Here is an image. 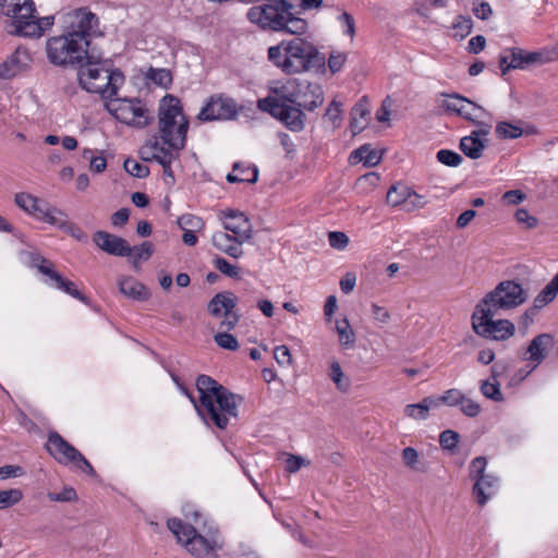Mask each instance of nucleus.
<instances>
[{
	"label": "nucleus",
	"instance_id": "f257e3e1",
	"mask_svg": "<svg viewBox=\"0 0 558 558\" xmlns=\"http://www.w3.org/2000/svg\"><path fill=\"white\" fill-rule=\"evenodd\" d=\"M70 29L47 40L48 60L58 66H80L89 57V36L98 24L96 15L85 9L69 14Z\"/></svg>",
	"mask_w": 558,
	"mask_h": 558
},
{
	"label": "nucleus",
	"instance_id": "f03ea898",
	"mask_svg": "<svg viewBox=\"0 0 558 558\" xmlns=\"http://www.w3.org/2000/svg\"><path fill=\"white\" fill-rule=\"evenodd\" d=\"M196 387L199 404L192 395L184 390L198 414L206 423L213 422L219 428H226L231 417L238 416L240 398L207 375L198 376Z\"/></svg>",
	"mask_w": 558,
	"mask_h": 558
},
{
	"label": "nucleus",
	"instance_id": "7ed1b4c3",
	"mask_svg": "<svg viewBox=\"0 0 558 558\" xmlns=\"http://www.w3.org/2000/svg\"><path fill=\"white\" fill-rule=\"evenodd\" d=\"M293 10L294 7L287 0H267L260 5L252 7L247 11V19L263 29L303 35L308 24L306 20L296 16Z\"/></svg>",
	"mask_w": 558,
	"mask_h": 558
},
{
	"label": "nucleus",
	"instance_id": "20e7f679",
	"mask_svg": "<svg viewBox=\"0 0 558 558\" xmlns=\"http://www.w3.org/2000/svg\"><path fill=\"white\" fill-rule=\"evenodd\" d=\"M158 118V136L155 138L178 155L185 145L189 129V121L182 112L180 100L172 95L165 96L159 106Z\"/></svg>",
	"mask_w": 558,
	"mask_h": 558
},
{
	"label": "nucleus",
	"instance_id": "39448f33",
	"mask_svg": "<svg viewBox=\"0 0 558 558\" xmlns=\"http://www.w3.org/2000/svg\"><path fill=\"white\" fill-rule=\"evenodd\" d=\"M167 526L194 558H219V551L225 547V539L217 529L203 535L179 519H169Z\"/></svg>",
	"mask_w": 558,
	"mask_h": 558
},
{
	"label": "nucleus",
	"instance_id": "423d86ee",
	"mask_svg": "<svg viewBox=\"0 0 558 558\" xmlns=\"http://www.w3.org/2000/svg\"><path fill=\"white\" fill-rule=\"evenodd\" d=\"M80 85L89 93L100 94L104 99L117 96L124 83L123 74L109 66L93 53L78 66Z\"/></svg>",
	"mask_w": 558,
	"mask_h": 558
},
{
	"label": "nucleus",
	"instance_id": "0eeeda50",
	"mask_svg": "<svg viewBox=\"0 0 558 558\" xmlns=\"http://www.w3.org/2000/svg\"><path fill=\"white\" fill-rule=\"evenodd\" d=\"M271 90L280 99L306 111H314L325 100L322 86L307 80L289 78L278 83Z\"/></svg>",
	"mask_w": 558,
	"mask_h": 558
},
{
	"label": "nucleus",
	"instance_id": "6e6552de",
	"mask_svg": "<svg viewBox=\"0 0 558 558\" xmlns=\"http://www.w3.org/2000/svg\"><path fill=\"white\" fill-rule=\"evenodd\" d=\"M286 59L283 72L288 74L319 71L325 68V56L313 43L295 37L284 43Z\"/></svg>",
	"mask_w": 558,
	"mask_h": 558
},
{
	"label": "nucleus",
	"instance_id": "1a4fd4ad",
	"mask_svg": "<svg viewBox=\"0 0 558 558\" xmlns=\"http://www.w3.org/2000/svg\"><path fill=\"white\" fill-rule=\"evenodd\" d=\"M527 299L529 293L521 283L504 280L487 292L475 307L484 308L487 314H500L521 306Z\"/></svg>",
	"mask_w": 558,
	"mask_h": 558
},
{
	"label": "nucleus",
	"instance_id": "9d476101",
	"mask_svg": "<svg viewBox=\"0 0 558 558\" xmlns=\"http://www.w3.org/2000/svg\"><path fill=\"white\" fill-rule=\"evenodd\" d=\"M107 111L120 122L133 128L147 126L153 117L146 105L138 98H108L105 104Z\"/></svg>",
	"mask_w": 558,
	"mask_h": 558
},
{
	"label": "nucleus",
	"instance_id": "9b49d317",
	"mask_svg": "<svg viewBox=\"0 0 558 558\" xmlns=\"http://www.w3.org/2000/svg\"><path fill=\"white\" fill-rule=\"evenodd\" d=\"M257 107L259 110L271 114L291 132L299 133L305 128L306 116L303 110L296 105L280 99L278 96L258 99Z\"/></svg>",
	"mask_w": 558,
	"mask_h": 558
},
{
	"label": "nucleus",
	"instance_id": "f8f14e48",
	"mask_svg": "<svg viewBox=\"0 0 558 558\" xmlns=\"http://www.w3.org/2000/svg\"><path fill=\"white\" fill-rule=\"evenodd\" d=\"M0 8L2 14L10 17L14 34L22 36L38 33L39 27L29 22L36 13L34 0H0Z\"/></svg>",
	"mask_w": 558,
	"mask_h": 558
},
{
	"label": "nucleus",
	"instance_id": "ddd939ff",
	"mask_svg": "<svg viewBox=\"0 0 558 558\" xmlns=\"http://www.w3.org/2000/svg\"><path fill=\"white\" fill-rule=\"evenodd\" d=\"M497 314H487L484 308H476L472 314V328L481 337L504 341L514 335V324L508 319L494 320Z\"/></svg>",
	"mask_w": 558,
	"mask_h": 558
},
{
	"label": "nucleus",
	"instance_id": "4468645a",
	"mask_svg": "<svg viewBox=\"0 0 558 558\" xmlns=\"http://www.w3.org/2000/svg\"><path fill=\"white\" fill-rule=\"evenodd\" d=\"M47 449L49 453L62 464H75L83 472L94 473L90 463L70 442L63 439L58 433H50Z\"/></svg>",
	"mask_w": 558,
	"mask_h": 558
},
{
	"label": "nucleus",
	"instance_id": "2eb2a0df",
	"mask_svg": "<svg viewBox=\"0 0 558 558\" xmlns=\"http://www.w3.org/2000/svg\"><path fill=\"white\" fill-rule=\"evenodd\" d=\"M15 204L34 218L49 225L58 223L59 216H64V213L50 206L46 201L27 193H17Z\"/></svg>",
	"mask_w": 558,
	"mask_h": 558
},
{
	"label": "nucleus",
	"instance_id": "dca6fc26",
	"mask_svg": "<svg viewBox=\"0 0 558 558\" xmlns=\"http://www.w3.org/2000/svg\"><path fill=\"white\" fill-rule=\"evenodd\" d=\"M236 303L238 299L232 292L223 291L209 301L207 310L215 317L223 316L221 328L231 330L240 319V315L234 312Z\"/></svg>",
	"mask_w": 558,
	"mask_h": 558
},
{
	"label": "nucleus",
	"instance_id": "f3484780",
	"mask_svg": "<svg viewBox=\"0 0 558 558\" xmlns=\"http://www.w3.org/2000/svg\"><path fill=\"white\" fill-rule=\"evenodd\" d=\"M548 58L539 51L527 52L520 48H509L499 58L501 75H506L511 69H525L531 64H542Z\"/></svg>",
	"mask_w": 558,
	"mask_h": 558
},
{
	"label": "nucleus",
	"instance_id": "a211bd4d",
	"mask_svg": "<svg viewBox=\"0 0 558 558\" xmlns=\"http://www.w3.org/2000/svg\"><path fill=\"white\" fill-rule=\"evenodd\" d=\"M238 114V107L232 98L210 97L208 102L199 111L197 118L202 121L231 120Z\"/></svg>",
	"mask_w": 558,
	"mask_h": 558
},
{
	"label": "nucleus",
	"instance_id": "6ab92c4d",
	"mask_svg": "<svg viewBox=\"0 0 558 558\" xmlns=\"http://www.w3.org/2000/svg\"><path fill=\"white\" fill-rule=\"evenodd\" d=\"M222 225L227 232L236 236L242 243L252 238L253 227L245 214L234 210L222 213Z\"/></svg>",
	"mask_w": 558,
	"mask_h": 558
},
{
	"label": "nucleus",
	"instance_id": "aec40b11",
	"mask_svg": "<svg viewBox=\"0 0 558 558\" xmlns=\"http://www.w3.org/2000/svg\"><path fill=\"white\" fill-rule=\"evenodd\" d=\"M94 243L104 252L114 256H130V245L121 236L106 231H96L93 235Z\"/></svg>",
	"mask_w": 558,
	"mask_h": 558
},
{
	"label": "nucleus",
	"instance_id": "412c9836",
	"mask_svg": "<svg viewBox=\"0 0 558 558\" xmlns=\"http://www.w3.org/2000/svg\"><path fill=\"white\" fill-rule=\"evenodd\" d=\"M31 56L26 49L17 48L0 64V78L10 80L28 68Z\"/></svg>",
	"mask_w": 558,
	"mask_h": 558
},
{
	"label": "nucleus",
	"instance_id": "4be33fe9",
	"mask_svg": "<svg viewBox=\"0 0 558 558\" xmlns=\"http://www.w3.org/2000/svg\"><path fill=\"white\" fill-rule=\"evenodd\" d=\"M140 155L144 161H156L161 166H166L169 161H173L177 158L173 149L167 148L158 138H154L142 146Z\"/></svg>",
	"mask_w": 558,
	"mask_h": 558
},
{
	"label": "nucleus",
	"instance_id": "5701e85b",
	"mask_svg": "<svg viewBox=\"0 0 558 558\" xmlns=\"http://www.w3.org/2000/svg\"><path fill=\"white\" fill-rule=\"evenodd\" d=\"M490 126L483 125L481 129L475 130L469 136H464L460 141V149L465 156L472 159H477L482 156L485 148V140L489 133Z\"/></svg>",
	"mask_w": 558,
	"mask_h": 558
},
{
	"label": "nucleus",
	"instance_id": "b1692460",
	"mask_svg": "<svg viewBox=\"0 0 558 558\" xmlns=\"http://www.w3.org/2000/svg\"><path fill=\"white\" fill-rule=\"evenodd\" d=\"M211 243L217 250L233 258H240L244 253L242 248L244 243L227 231L215 232L211 236Z\"/></svg>",
	"mask_w": 558,
	"mask_h": 558
},
{
	"label": "nucleus",
	"instance_id": "393cba45",
	"mask_svg": "<svg viewBox=\"0 0 558 558\" xmlns=\"http://www.w3.org/2000/svg\"><path fill=\"white\" fill-rule=\"evenodd\" d=\"M554 337L550 333H541L532 339L527 347V360L535 365H539L548 354V351L554 347Z\"/></svg>",
	"mask_w": 558,
	"mask_h": 558
},
{
	"label": "nucleus",
	"instance_id": "a878e982",
	"mask_svg": "<svg viewBox=\"0 0 558 558\" xmlns=\"http://www.w3.org/2000/svg\"><path fill=\"white\" fill-rule=\"evenodd\" d=\"M498 487L499 480L493 474H488L475 480L473 486V495L476 499V502L483 507L488 501V499L496 494Z\"/></svg>",
	"mask_w": 558,
	"mask_h": 558
},
{
	"label": "nucleus",
	"instance_id": "bb28decb",
	"mask_svg": "<svg viewBox=\"0 0 558 558\" xmlns=\"http://www.w3.org/2000/svg\"><path fill=\"white\" fill-rule=\"evenodd\" d=\"M120 292L132 300L144 301L149 298V292L144 284L133 277H121L118 280Z\"/></svg>",
	"mask_w": 558,
	"mask_h": 558
},
{
	"label": "nucleus",
	"instance_id": "cd10ccee",
	"mask_svg": "<svg viewBox=\"0 0 558 558\" xmlns=\"http://www.w3.org/2000/svg\"><path fill=\"white\" fill-rule=\"evenodd\" d=\"M350 159L352 163L362 161L366 167H374L380 162L381 153L365 144L352 151Z\"/></svg>",
	"mask_w": 558,
	"mask_h": 558
},
{
	"label": "nucleus",
	"instance_id": "c85d7f7f",
	"mask_svg": "<svg viewBox=\"0 0 558 558\" xmlns=\"http://www.w3.org/2000/svg\"><path fill=\"white\" fill-rule=\"evenodd\" d=\"M368 113L369 110L367 108V101L364 97L355 104L351 111L350 126L354 135L360 133L366 126V117Z\"/></svg>",
	"mask_w": 558,
	"mask_h": 558
},
{
	"label": "nucleus",
	"instance_id": "c756f323",
	"mask_svg": "<svg viewBox=\"0 0 558 558\" xmlns=\"http://www.w3.org/2000/svg\"><path fill=\"white\" fill-rule=\"evenodd\" d=\"M258 179V169L256 166L242 167L240 163H234L233 172L227 175L230 183L245 182L255 183Z\"/></svg>",
	"mask_w": 558,
	"mask_h": 558
},
{
	"label": "nucleus",
	"instance_id": "7c9ffc66",
	"mask_svg": "<svg viewBox=\"0 0 558 558\" xmlns=\"http://www.w3.org/2000/svg\"><path fill=\"white\" fill-rule=\"evenodd\" d=\"M492 380L487 379L481 384V392L488 399L500 402L504 400V395L500 390V385L496 379V366L492 368Z\"/></svg>",
	"mask_w": 558,
	"mask_h": 558
},
{
	"label": "nucleus",
	"instance_id": "2f4dec72",
	"mask_svg": "<svg viewBox=\"0 0 558 558\" xmlns=\"http://www.w3.org/2000/svg\"><path fill=\"white\" fill-rule=\"evenodd\" d=\"M495 133L500 140H515L522 136L523 130L520 123H510L501 121L497 123Z\"/></svg>",
	"mask_w": 558,
	"mask_h": 558
},
{
	"label": "nucleus",
	"instance_id": "473e14b6",
	"mask_svg": "<svg viewBox=\"0 0 558 558\" xmlns=\"http://www.w3.org/2000/svg\"><path fill=\"white\" fill-rule=\"evenodd\" d=\"M433 400L430 398L423 399L420 403L408 404L404 408L407 416L414 420H426L429 413Z\"/></svg>",
	"mask_w": 558,
	"mask_h": 558
},
{
	"label": "nucleus",
	"instance_id": "72a5a7b5",
	"mask_svg": "<svg viewBox=\"0 0 558 558\" xmlns=\"http://www.w3.org/2000/svg\"><path fill=\"white\" fill-rule=\"evenodd\" d=\"M411 195V189L403 185H392L388 193L386 201L389 205L396 207L400 205H404L405 201L409 199V196Z\"/></svg>",
	"mask_w": 558,
	"mask_h": 558
},
{
	"label": "nucleus",
	"instance_id": "f704fd0d",
	"mask_svg": "<svg viewBox=\"0 0 558 558\" xmlns=\"http://www.w3.org/2000/svg\"><path fill=\"white\" fill-rule=\"evenodd\" d=\"M154 252V246L150 242L145 241L140 246H130V256L135 268L142 260H147Z\"/></svg>",
	"mask_w": 558,
	"mask_h": 558
},
{
	"label": "nucleus",
	"instance_id": "c9c22d12",
	"mask_svg": "<svg viewBox=\"0 0 558 558\" xmlns=\"http://www.w3.org/2000/svg\"><path fill=\"white\" fill-rule=\"evenodd\" d=\"M336 331L342 345L349 347L355 342V333L347 318L336 322Z\"/></svg>",
	"mask_w": 558,
	"mask_h": 558
},
{
	"label": "nucleus",
	"instance_id": "e433bc0d",
	"mask_svg": "<svg viewBox=\"0 0 558 558\" xmlns=\"http://www.w3.org/2000/svg\"><path fill=\"white\" fill-rule=\"evenodd\" d=\"M177 223L183 231L191 230L198 232L205 227L204 220L193 214H184L178 217Z\"/></svg>",
	"mask_w": 558,
	"mask_h": 558
},
{
	"label": "nucleus",
	"instance_id": "4c0bfd02",
	"mask_svg": "<svg viewBox=\"0 0 558 558\" xmlns=\"http://www.w3.org/2000/svg\"><path fill=\"white\" fill-rule=\"evenodd\" d=\"M444 96L445 99L441 102V107L449 113H456L460 116L462 110L464 109L466 98L458 94Z\"/></svg>",
	"mask_w": 558,
	"mask_h": 558
},
{
	"label": "nucleus",
	"instance_id": "58836bf2",
	"mask_svg": "<svg viewBox=\"0 0 558 558\" xmlns=\"http://www.w3.org/2000/svg\"><path fill=\"white\" fill-rule=\"evenodd\" d=\"M28 255L31 266L36 267L41 274L49 276L51 280H57L60 274L53 270L52 265L46 258L34 253H29Z\"/></svg>",
	"mask_w": 558,
	"mask_h": 558
},
{
	"label": "nucleus",
	"instance_id": "ea45409f",
	"mask_svg": "<svg viewBox=\"0 0 558 558\" xmlns=\"http://www.w3.org/2000/svg\"><path fill=\"white\" fill-rule=\"evenodd\" d=\"M328 375L339 390L347 391L349 389L350 384L344 380V374L338 361L330 362Z\"/></svg>",
	"mask_w": 558,
	"mask_h": 558
},
{
	"label": "nucleus",
	"instance_id": "a19ab883",
	"mask_svg": "<svg viewBox=\"0 0 558 558\" xmlns=\"http://www.w3.org/2000/svg\"><path fill=\"white\" fill-rule=\"evenodd\" d=\"M484 113L485 110L481 106L466 99L464 109L462 110L460 117L464 118L465 120L472 123H478V120L483 117Z\"/></svg>",
	"mask_w": 558,
	"mask_h": 558
},
{
	"label": "nucleus",
	"instance_id": "79ce46f5",
	"mask_svg": "<svg viewBox=\"0 0 558 558\" xmlns=\"http://www.w3.org/2000/svg\"><path fill=\"white\" fill-rule=\"evenodd\" d=\"M147 78L161 87H168L172 82L171 73L167 69H149Z\"/></svg>",
	"mask_w": 558,
	"mask_h": 558
},
{
	"label": "nucleus",
	"instance_id": "37998d69",
	"mask_svg": "<svg viewBox=\"0 0 558 558\" xmlns=\"http://www.w3.org/2000/svg\"><path fill=\"white\" fill-rule=\"evenodd\" d=\"M53 226L59 227L60 229L68 232L72 238H74L77 241H86L87 236L86 233L76 225L72 222H68L65 220L64 216H59V222L54 223Z\"/></svg>",
	"mask_w": 558,
	"mask_h": 558
},
{
	"label": "nucleus",
	"instance_id": "c03bdc74",
	"mask_svg": "<svg viewBox=\"0 0 558 558\" xmlns=\"http://www.w3.org/2000/svg\"><path fill=\"white\" fill-rule=\"evenodd\" d=\"M23 494L20 489L13 488L0 490V509H5L20 502Z\"/></svg>",
	"mask_w": 558,
	"mask_h": 558
},
{
	"label": "nucleus",
	"instance_id": "a18cd8bd",
	"mask_svg": "<svg viewBox=\"0 0 558 558\" xmlns=\"http://www.w3.org/2000/svg\"><path fill=\"white\" fill-rule=\"evenodd\" d=\"M214 266L223 275L230 278L240 277V268L236 265L229 263L223 257L217 256L214 260Z\"/></svg>",
	"mask_w": 558,
	"mask_h": 558
},
{
	"label": "nucleus",
	"instance_id": "49530a36",
	"mask_svg": "<svg viewBox=\"0 0 558 558\" xmlns=\"http://www.w3.org/2000/svg\"><path fill=\"white\" fill-rule=\"evenodd\" d=\"M29 22H33L36 26L39 27L38 33L35 32V34H23L22 36L23 37H40L45 31L51 28V26L53 25V22H54V16L49 15V16L39 17L36 12V13H34V17L31 19Z\"/></svg>",
	"mask_w": 558,
	"mask_h": 558
},
{
	"label": "nucleus",
	"instance_id": "de8ad7c7",
	"mask_svg": "<svg viewBox=\"0 0 558 558\" xmlns=\"http://www.w3.org/2000/svg\"><path fill=\"white\" fill-rule=\"evenodd\" d=\"M124 169L128 173L135 178L142 179L149 174V169L146 165L131 158L124 161Z\"/></svg>",
	"mask_w": 558,
	"mask_h": 558
},
{
	"label": "nucleus",
	"instance_id": "09e8293b",
	"mask_svg": "<svg viewBox=\"0 0 558 558\" xmlns=\"http://www.w3.org/2000/svg\"><path fill=\"white\" fill-rule=\"evenodd\" d=\"M460 436L457 432L446 429L439 435V444L442 449L453 451L459 442Z\"/></svg>",
	"mask_w": 558,
	"mask_h": 558
},
{
	"label": "nucleus",
	"instance_id": "8fccbe9b",
	"mask_svg": "<svg viewBox=\"0 0 558 558\" xmlns=\"http://www.w3.org/2000/svg\"><path fill=\"white\" fill-rule=\"evenodd\" d=\"M473 22L470 16L459 15L454 23L452 24V28L456 31V36L460 38H464L472 31Z\"/></svg>",
	"mask_w": 558,
	"mask_h": 558
},
{
	"label": "nucleus",
	"instance_id": "3c124183",
	"mask_svg": "<svg viewBox=\"0 0 558 558\" xmlns=\"http://www.w3.org/2000/svg\"><path fill=\"white\" fill-rule=\"evenodd\" d=\"M436 157L440 163L448 167H458L462 162V157L458 153L449 149H440Z\"/></svg>",
	"mask_w": 558,
	"mask_h": 558
},
{
	"label": "nucleus",
	"instance_id": "603ef678",
	"mask_svg": "<svg viewBox=\"0 0 558 558\" xmlns=\"http://www.w3.org/2000/svg\"><path fill=\"white\" fill-rule=\"evenodd\" d=\"M56 287L60 290H63L65 293L70 294L71 296L80 300L85 301L84 295L76 289L74 282L63 278L61 275L57 277Z\"/></svg>",
	"mask_w": 558,
	"mask_h": 558
},
{
	"label": "nucleus",
	"instance_id": "864d4df0",
	"mask_svg": "<svg viewBox=\"0 0 558 558\" xmlns=\"http://www.w3.org/2000/svg\"><path fill=\"white\" fill-rule=\"evenodd\" d=\"M486 465H487V460L485 457H477V458L473 459L469 466L470 477L475 481L482 476H486L487 475L485 473Z\"/></svg>",
	"mask_w": 558,
	"mask_h": 558
},
{
	"label": "nucleus",
	"instance_id": "5fc2aeb1",
	"mask_svg": "<svg viewBox=\"0 0 558 558\" xmlns=\"http://www.w3.org/2000/svg\"><path fill=\"white\" fill-rule=\"evenodd\" d=\"M215 342L222 349L235 351L239 348L235 337L228 332H218L214 337Z\"/></svg>",
	"mask_w": 558,
	"mask_h": 558
},
{
	"label": "nucleus",
	"instance_id": "6e6d98bb",
	"mask_svg": "<svg viewBox=\"0 0 558 558\" xmlns=\"http://www.w3.org/2000/svg\"><path fill=\"white\" fill-rule=\"evenodd\" d=\"M349 236L341 231H331L328 233L329 245L338 251H343L349 244Z\"/></svg>",
	"mask_w": 558,
	"mask_h": 558
},
{
	"label": "nucleus",
	"instance_id": "4d7b16f0",
	"mask_svg": "<svg viewBox=\"0 0 558 558\" xmlns=\"http://www.w3.org/2000/svg\"><path fill=\"white\" fill-rule=\"evenodd\" d=\"M284 43L282 41L279 46H274L268 49L269 60L283 71V64L286 59Z\"/></svg>",
	"mask_w": 558,
	"mask_h": 558
},
{
	"label": "nucleus",
	"instance_id": "13d9d810",
	"mask_svg": "<svg viewBox=\"0 0 558 558\" xmlns=\"http://www.w3.org/2000/svg\"><path fill=\"white\" fill-rule=\"evenodd\" d=\"M402 460H403V463L411 470L421 471V469L418 466L420 458H418V452L416 449H414L412 447L404 448L402 450Z\"/></svg>",
	"mask_w": 558,
	"mask_h": 558
},
{
	"label": "nucleus",
	"instance_id": "bf43d9fd",
	"mask_svg": "<svg viewBox=\"0 0 558 558\" xmlns=\"http://www.w3.org/2000/svg\"><path fill=\"white\" fill-rule=\"evenodd\" d=\"M514 217L517 222L524 226L526 229H534L538 223L537 218L530 215L525 208H519L515 211Z\"/></svg>",
	"mask_w": 558,
	"mask_h": 558
},
{
	"label": "nucleus",
	"instance_id": "052dcab7",
	"mask_svg": "<svg viewBox=\"0 0 558 558\" xmlns=\"http://www.w3.org/2000/svg\"><path fill=\"white\" fill-rule=\"evenodd\" d=\"M286 471L289 473L298 472L302 466L308 465L310 462L300 456H295L292 453L286 454Z\"/></svg>",
	"mask_w": 558,
	"mask_h": 558
},
{
	"label": "nucleus",
	"instance_id": "680f3d73",
	"mask_svg": "<svg viewBox=\"0 0 558 558\" xmlns=\"http://www.w3.org/2000/svg\"><path fill=\"white\" fill-rule=\"evenodd\" d=\"M274 357L280 366H290L292 364V356L287 345H277L274 349Z\"/></svg>",
	"mask_w": 558,
	"mask_h": 558
},
{
	"label": "nucleus",
	"instance_id": "e2e57ef3",
	"mask_svg": "<svg viewBox=\"0 0 558 558\" xmlns=\"http://www.w3.org/2000/svg\"><path fill=\"white\" fill-rule=\"evenodd\" d=\"M371 308H372L373 318L377 323H379L381 325H387L390 323L391 315H390V312L386 307L380 306L376 303H373Z\"/></svg>",
	"mask_w": 558,
	"mask_h": 558
},
{
	"label": "nucleus",
	"instance_id": "0e129e2a",
	"mask_svg": "<svg viewBox=\"0 0 558 558\" xmlns=\"http://www.w3.org/2000/svg\"><path fill=\"white\" fill-rule=\"evenodd\" d=\"M338 20L343 28V33L352 39L355 35V22L353 16L348 12H343L339 15Z\"/></svg>",
	"mask_w": 558,
	"mask_h": 558
},
{
	"label": "nucleus",
	"instance_id": "69168bd1",
	"mask_svg": "<svg viewBox=\"0 0 558 558\" xmlns=\"http://www.w3.org/2000/svg\"><path fill=\"white\" fill-rule=\"evenodd\" d=\"M426 204L427 202L424 196L411 190V195L409 196V199L405 201L404 208L407 211H412L425 207Z\"/></svg>",
	"mask_w": 558,
	"mask_h": 558
},
{
	"label": "nucleus",
	"instance_id": "338daca9",
	"mask_svg": "<svg viewBox=\"0 0 558 558\" xmlns=\"http://www.w3.org/2000/svg\"><path fill=\"white\" fill-rule=\"evenodd\" d=\"M464 395L458 389H449L441 397V401L450 407L460 405L464 399Z\"/></svg>",
	"mask_w": 558,
	"mask_h": 558
},
{
	"label": "nucleus",
	"instance_id": "774afa93",
	"mask_svg": "<svg viewBox=\"0 0 558 558\" xmlns=\"http://www.w3.org/2000/svg\"><path fill=\"white\" fill-rule=\"evenodd\" d=\"M558 292V272L553 278V280L545 287V289L542 291L541 296L543 298V301L545 303L550 302L554 300Z\"/></svg>",
	"mask_w": 558,
	"mask_h": 558
}]
</instances>
